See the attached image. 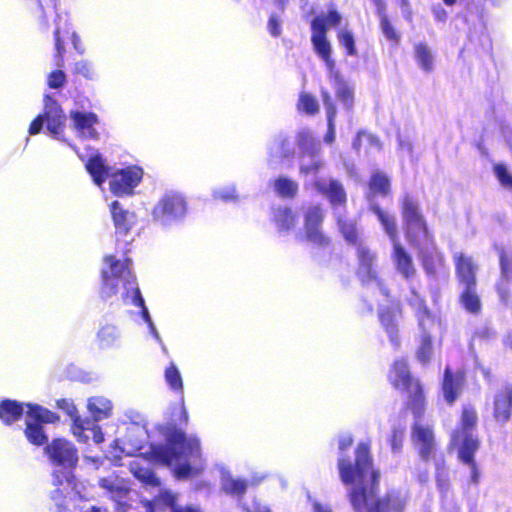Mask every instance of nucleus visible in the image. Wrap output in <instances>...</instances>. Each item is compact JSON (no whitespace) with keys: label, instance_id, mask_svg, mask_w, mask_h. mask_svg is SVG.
Listing matches in <instances>:
<instances>
[{"label":"nucleus","instance_id":"0e129e2a","mask_svg":"<svg viewBox=\"0 0 512 512\" xmlns=\"http://www.w3.org/2000/svg\"><path fill=\"white\" fill-rule=\"evenodd\" d=\"M281 217L283 222L281 224V228L288 230L294 224V217L291 214V211L289 209L284 210L281 213Z\"/></svg>","mask_w":512,"mask_h":512},{"label":"nucleus","instance_id":"6e6552de","mask_svg":"<svg viewBox=\"0 0 512 512\" xmlns=\"http://www.w3.org/2000/svg\"><path fill=\"white\" fill-rule=\"evenodd\" d=\"M143 174V169L136 165L111 173L109 182L111 193L117 197L132 195L134 188L141 182Z\"/></svg>","mask_w":512,"mask_h":512},{"label":"nucleus","instance_id":"393cba45","mask_svg":"<svg viewBox=\"0 0 512 512\" xmlns=\"http://www.w3.org/2000/svg\"><path fill=\"white\" fill-rule=\"evenodd\" d=\"M23 432L27 441L34 446L40 447L48 444V435L43 425L38 422L27 419Z\"/></svg>","mask_w":512,"mask_h":512},{"label":"nucleus","instance_id":"37998d69","mask_svg":"<svg viewBox=\"0 0 512 512\" xmlns=\"http://www.w3.org/2000/svg\"><path fill=\"white\" fill-rule=\"evenodd\" d=\"M72 74L87 80H93L95 78V70L92 64L86 60L76 62L73 66Z\"/></svg>","mask_w":512,"mask_h":512},{"label":"nucleus","instance_id":"1a4fd4ad","mask_svg":"<svg viewBox=\"0 0 512 512\" xmlns=\"http://www.w3.org/2000/svg\"><path fill=\"white\" fill-rule=\"evenodd\" d=\"M402 218L406 227V237L414 243L420 235H427V226L420 212L418 203L410 196H405L402 202Z\"/></svg>","mask_w":512,"mask_h":512},{"label":"nucleus","instance_id":"20e7f679","mask_svg":"<svg viewBox=\"0 0 512 512\" xmlns=\"http://www.w3.org/2000/svg\"><path fill=\"white\" fill-rule=\"evenodd\" d=\"M342 16L335 10H331L322 17V60L329 70V79L334 84L336 94L346 105L352 103V89L347 85L338 70H335L334 60L331 58L332 47L326 39V29L336 27L341 23Z\"/></svg>","mask_w":512,"mask_h":512},{"label":"nucleus","instance_id":"412c9836","mask_svg":"<svg viewBox=\"0 0 512 512\" xmlns=\"http://www.w3.org/2000/svg\"><path fill=\"white\" fill-rule=\"evenodd\" d=\"M87 172L92 177L94 183L101 186L108 177H110V168L106 165L104 158L100 153H95L85 163Z\"/></svg>","mask_w":512,"mask_h":512},{"label":"nucleus","instance_id":"338daca9","mask_svg":"<svg viewBox=\"0 0 512 512\" xmlns=\"http://www.w3.org/2000/svg\"><path fill=\"white\" fill-rule=\"evenodd\" d=\"M365 142V132L361 131L357 134L355 140L352 143L353 149L359 151L362 146H364Z\"/></svg>","mask_w":512,"mask_h":512},{"label":"nucleus","instance_id":"6ab92c4d","mask_svg":"<svg viewBox=\"0 0 512 512\" xmlns=\"http://www.w3.org/2000/svg\"><path fill=\"white\" fill-rule=\"evenodd\" d=\"M322 194L330 202L334 210V214L339 212H345V204L347 197L345 189L341 182H339L338 180L330 179L325 186L322 185Z\"/></svg>","mask_w":512,"mask_h":512},{"label":"nucleus","instance_id":"b1692460","mask_svg":"<svg viewBox=\"0 0 512 512\" xmlns=\"http://www.w3.org/2000/svg\"><path fill=\"white\" fill-rule=\"evenodd\" d=\"M390 180L386 174L383 172L377 171L374 172L369 181V191L366 194V198L368 199V195L371 196L372 200L376 194L386 197L390 194Z\"/></svg>","mask_w":512,"mask_h":512},{"label":"nucleus","instance_id":"0eeeda50","mask_svg":"<svg viewBox=\"0 0 512 512\" xmlns=\"http://www.w3.org/2000/svg\"><path fill=\"white\" fill-rule=\"evenodd\" d=\"M44 453L50 463L72 471L78 464V450L73 443L65 438H54L46 446Z\"/></svg>","mask_w":512,"mask_h":512},{"label":"nucleus","instance_id":"473e14b6","mask_svg":"<svg viewBox=\"0 0 512 512\" xmlns=\"http://www.w3.org/2000/svg\"><path fill=\"white\" fill-rule=\"evenodd\" d=\"M45 119L47 130L52 135L58 137L63 133L66 118L60 110H51L45 112Z\"/></svg>","mask_w":512,"mask_h":512},{"label":"nucleus","instance_id":"e433bc0d","mask_svg":"<svg viewBox=\"0 0 512 512\" xmlns=\"http://www.w3.org/2000/svg\"><path fill=\"white\" fill-rule=\"evenodd\" d=\"M297 110L307 115H315L319 110L317 99L307 92H301L297 102Z\"/></svg>","mask_w":512,"mask_h":512},{"label":"nucleus","instance_id":"4c0bfd02","mask_svg":"<svg viewBox=\"0 0 512 512\" xmlns=\"http://www.w3.org/2000/svg\"><path fill=\"white\" fill-rule=\"evenodd\" d=\"M165 381L169 387L178 393L183 392V381L177 366L171 362L165 369L164 372Z\"/></svg>","mask_w":512,"mask_h":512},{"label":"nucleus","instance_id":"c9c22d12","mask_svg":"<svg viewBox=\"0 0 512 512\" xmlns=\"http://www.w3.org/2000/svg\"><path fill=\"white\" fill-rule=\"evenodd\" d=\"M274 189L282 198H293L297 194L298 185L287 177H278L274 181Z\"/></svg>","mask_w":512,"mask_h":512},{"label":"nucleus","instance_id":"a211bd4d","mask_svg":"<svg viewBox=\"0 0 512 512\" xmlns=\"http://www.w3.org/2000/svg\"><path fill=\"white\" fill-rule=\"evenodd\" d=\"M99 486L109 494V498L115 503V509L120 512H126L130 505L127 502V496L130 492L128 487L117 485L108 478H101Z\"/></svg>","mask_w":512,"mask_h":512},{"label":"nucleus","instance_id":"774afa93","mask_svg":"<svg viewBox=\"0 0 512 512\" xmlns=\"http://www.w3.org/2000/svg\"><path fill=\"white\" fill-rule=\"evenodd\" d=\"M386 329H387V332H388V333H389V335H390L391 340H392L393 342L395 341V345L397 346V345H398V342H397V341H396V339L394 338V334H395V332H396V328H395V326H394L393 324H389V325L387 326V328H386Z\"/></svg>","mask_w":512,"mask_h":512},{"label":"nucleus","instance_id":"dca6fc26","mask_svg":"<svg viewBox=\"0 0 512 512\" xmlns=\"http://www.w3.org/2000/svg\"><path fill=\"white\" fill-rule=\"evenodd\" d=\"M54 62L58 68H62L65 65V44L68 39H70L74 45V48L79 50L80 53H83L79 48L80 39L75 32L69 33L68 31H62L59 27H57L54 32Z\"/></svg>","mask_w":512,"mask_h":512},{"label":"nucleus","instance_id":"a19ab883","mask_svg":"<svg viewBox=\"0 0 512 512\" xmlns=\"http://www.w3.org/2000/svg\"><path fill=\"white\" fill-rule=\"evenodd\" d=\"M313 11L306 12L304 18L310 23L312 30V43L315 51L320 54V15L311 18Z\"/></svg>","mask_w":512,"mask_h":512},{"label":"nucleus","instance_id":"423d86ee","mask_svg":"<svg viewBox=\"0 0 512 512\" xmlns=\"http://www.w3.org/2000/svg\"><path fill=\"white\" fill-rule=\"evenodd\" d=\"M187 213V202L183 195L177 192L164 194L152 209V217L156 222L166 224L178 220Z\"/></svg>","mask_w":512,"mask_h":512},{"label":"nucleus","instance_id":"9b49d317","mask_svg":"<svg viewBox=\"0 0 512 512\" xmlns=\"http://www.w3.org/2000/svg\"><path fill=\"white\" fill-rule=\"evenodd\" d=\"M456 277L460 287H477L478 264L462 252H456L453 256Z\"/></svg>","mask_w":512,"mask_h":512},{"label":"nucleus","instance_id":"f257e3e1","mask_svg":"<svg viewBox=\"0 0 512 512\" xmlns=\"http://www.w3.org/2000/svg\"><path fill=\"white\" fill-rule=\"evenodd\" d=\"M339 470L342 481L354 485L350 498L356 512H401L403 509L405 503L399 497H377L380 474L372 467L368 444H358L355 467L341 459Z\"/></svg>","mask_w":512,"mask_h":512},{"label":"nucleus","instance_id":"603ef678","mask_svg":"<svg viewBox=\"0 0 512 512\" xmlns=\"http://www.w3.org/2000/svg\"><path fill=\"white\" fill-rule=\"evenodd\" d=\"M494 172L498 180L505 186H512V175L508 172L507 168L503 164H497L494 166Z\"/></svg>","mask_w":512,"mask_h":512},{"label":"nucleus","instance_id":"cd10ccee","mask_svg":"<svg viewBox=\"0 0 512 512\" xmlns=\"http://www.w3.org/2000/svg\"><path fill=\"white\" fill-rule=\"evenodd\" d=\"M104 261L109 265L110 272L109 274L114 276V278L119 279H129L131 276V259L125 258L124 261H120L116 259L114 255H106L104 257Z\"/></svg>","mask_w":512,"mask_h":512},{"label":"nucleus","instance_id":"680f3d73","mask_svg":"<svg viewBox=\"0 0 512 512\" xmlns=\"http://www.w3.org/2000/svg\"><path fill=\"white\" fill-rule=\"evenodd\" d=\"M171 512H203L201 508L195 505H177L174 499L169 503Z\"/></svg>","mask_w":512,"mask_h":512},{"label":"nucleus","instance_id":"13d9d810","mask_svg":"<svg viewBox=\"0 0 512 512\" xmlns=\"http://www.w3.org/2000/svg\"><path fill=\"white\" fill-rule=\"evenodd\" d=\"M44 122H46L45 113L43 115H38L37 117H35L29 125V134L36 135L40 133Z\"/></svg>","mask_w":512,"mask_h":512},{"label":"nucleus","instance_id":"9d476101","mask_svg":"<svg viewBox=\"0 0 512 512\" xmlns=\"http://www.w3.org/2000/svg\"><path fill=\"white\" fill-rule=\"evenodd\" d=\"M109 210L116 236L126 237L138 222L135 212L125 209L117 200L110 203Z\"/></svg>","mask_w":512,"mask_h":512},{"label":"nucleus","instance_id":"a878e982","mask_svg":"<svg viewBox=\"0 0 512 512\" xmlns=\"http://www.w3.org/2000/svg\"><path fill=\"white\" fill-rule=\"evenodd\" d=\"M88 410L95 421H101L110 416L112 404L103 397H91L88 399Z\"/></svg>","mask_w":512,"mask_h":512},{"label":"nucleus","instance_id":"3c124183","mask_svg":"<svg viewBox=\"0 0 512 512\" xmlns=\"http://www.w3.org/2000/svg\"><path fill=\"white\" fill-rule=\"evenodd\" d=\"M132 303L136 306V307H139L141 309V315L142 317L150 322V316H149V312H148V309L146 308L145 306V303H144V299L141 295V292L139 290L138 287H134L133 288V296H132Z\"/></svg>","mask_w":512,"mask_h":512},{"label":"nucleus","instance_id":"ddd939ff","mask_svg":"<svg viewBox=\"0 0 512 512\" xmlns=\"http://www.w3.org/2000/svg\"><path fill=\"white\" fill-rule=\"evenodd\" d=\"M70 118L74 129L83 137L93 140L99 139V133L94 128L98 123V116L93 112L71 111Z\"/></svg>","mask_w":512,"mask_h":512},{"label":"nucleus","instance_id":"6e6d98bb","mask_svg":"<svg viewBox=\"0 0 512 512\" xmlns=\"http://www.w3.org/2000/svg\"><path fill=\"white\" fill-rule=\"evenodd\" d=\"M115 337V328L114 327H103L98 332V338L102 345L107 346L110 344V340H113Z\"/></svg>","mask_w":512,"mask_h":512},{"label":"nucleus","instance_id":"a18cd8bd","mask_svg":"<svg viewBox=\"0 0 512 512\" xmlns=\"http://www.w3.org/2000/svg\"><path fill=\"white\" fill-rule=\"evenodd\" d=\"M337 39L340 45L346 48L348 55H356L357 50L355 47L354 36L349 30H347L346 28L339 30L337 34Z\"/></svg>","mask_w":512,"mask_h":512},{"label":"nucleus","instance_id":"58836bf2","mask_svg":"<svg viewBox=\"0 0 512 512\" xmlns=\"http://www.w3.org/2000/svg\"><path fill=\"white\" fill-rule=\"evenodd\" d=\"M102 284H101V297L103 299L111 298L118 292V281L119 278L109 274V271L103 270L101 272Z\"/></svg>","mask_w":512,"mask_h":512},{"label":"nucleus","instance_id":"864d4df0","mask_svg":"<svg viewBox=\"0 0 512 512\" xmlns=\"http://www.w3.org/2000/svg\"><path fill=\"white\" fill-rule=\"evenodd\" d=\"M267 28L272 37H279L281 35L282 29H281V22L280 19L275 14H271L269 16L268 22H267Z\"/></svg>","mask_w":512,"mask_h":512},{"label":"nucleus","instance_id":"7c9ffc66","mask_svg":"<svg viewBox=\"0 0 512 512\" xmlns=\"http://www.w3.org/2000/svg\"><path fill=\"white\" fill-rule=\"evenodd\" d=\"M460 302L470 313H478L481 309V301L477 294L476 287H461Z\"/></svg>","mask_w":512,"mask_h":512},{"label":"nucleus","instance_id":"79ce46f5","mask_svg":"<svg viewBox=\"0 0 512 512\" xmlns=\"http://www.w3.org/2000/svg\"><path fill=\"white\" fill-rule=\"evenodd\" d=\"M512 285V278H506L499 276L495 284L496 291L500 297V300L503 304L507 305L511 300V290L510 286Z\"/></svg>","mask_w":512,"mask_h":512},{"label":"nucleus","instance_id":"69168bd1","mask_svg":"<svg viewBox=\"0 0 512 512\" xmlns=\"http://www.w3.org/2000/svg\"><path fill=\"white\" fill-rule=\"evenodd\" d=\"M420 257L422 259V265L426 273L429 275H435L436 268L434 266L432 258L428 257L427 255H420Z\"/></svg>","mask_w":512,"mask_h":512},{"label":"nucleus","instance_id":"f8f14e48","mask_svg":"<svg viewBox=\"0 0 512 512\" xmlns=\"http://www.w3.org/2000/svg\"><path fill=\"white\" fill-rule=\"evenodd\" d=\"M358 260L357 276L363 283L377 280L376 259L377 255L367 245L359 242L356 249Z\"/></svg>","mask_w":512,"mask_h":512},{"label":"nucleus","instance_id":"09e8293b","mask_svg":"<svg viewBox=\"0 0 512 512\" xmlns=\"http://www.w3.org/2000/svg\"><path fill=\"white\" fill-rule=\"evenodd\" d=\"M380 24H381L382 32L385 35V37L387 39H389L390 41H394L397 43L400 39V36L396 32V30L393 28V26L389 22L388 18L386 17V15L381 14Z\"/></svg>","mask_w":512,"mask_h":512},{"label":"nucleus","instance_id":"e2e57ef3","mask_svg":"<svg viewBox=\"0 0 512 512\" xmlns=\"http://www.w3.org/2000/svg\"><path fill=\"white\" fill-rule=\"evenodd\" d=\"M59 420V416L46 408L43 407L40 424L43 423H55Z\"/></svg>","mask_w":512,"mask_h":512},{"label":"nucleus","instance_id":"bf43d9fd","mask_svg":"<svg viewBox=\"0 0 512 512\" xmlns=\"http://www.w3.org/2000/svg\"><path fill=\"white\" fill-rule=\"evenodd\" d=\"M174 472H175V476L177 478L186 479L192 475L193 469H192L191 465L188 462H186V463L179 464L175 468Z\"/></svg>","mask_w":512,"mask_h":512},{"label":"nucleus","instance_id":"f03ea898","mask_svg":"<svg viewBox=\"0 0 512 512\" xmlns=\"http://www.w3.org/2000/svg\"><path fill=\"white\" fill-rule=\"evenodd\" d=\"M162 434L169 446L163 444H153L145 452V457L151 461L170 466L173 462L182 459H200V442L196 438H187L184 431L177 428L174 424L166 425Z\"/></svg>","mask_w":512,"mask_h":512},{"label":"nucleus","instance_id":"ea45409f","mask_svg":"<svg viewBox=\"0 0 512 512\" xmlns=\"http://www.w3.org/2000/svg\"><path fill=\"white\" fill-rule=\"evenodd\" d=\"M222 489L229 495L242 497L246 493L247 482L242 479L227 478L222 483Z\"/></svg>","mask_w":512,"mask_h":512},{"label":"nucleus","instance_id":"5fc2aeb1","mask_svg":"<svg viewBox=\"0 0 512 512\" xmlns=\"http://www.w3.org/2000/svg\"><path fill=\"white\" fill-rule=\"evenodd\" d=\"M403 437H404V429H402V428H394L393 429L390 443H391L392 450L394 452L400 451V449L402 447Z\"/></svg>","mask_w":512,"mask_h":512},{"label":"nucleus","instance_id":"39448f33","mask_svg":"<svg viewBox=\"0 0 512 512\" xmlns=\"http://www.w3.org/2000/svg\"><path fill=\"white\" fill-rule=\"evenodd\" d=\"M389 377L395 388H403L408 391V406L414 414H421L424 403L422 387L418 380L410 377L407 363L403 360L395 361Z\"/></svg>","mask_w":512,"mask_h":512},{"label":"nucleus","instance_id":"49530a36","mask_svg":"<svg viewBox=\"0 0 512 512\" xmlns=\"http://www.w3.org/2000/svg\"><path fill=\"white\" fill-rule=\"evenodd\" d=\"M500 258V276L512 278V253L501 249L499 253Z\"/></svg>","mask_w":512,"mask_h":512},{"label":"nucleus","instance_id":"aec40b11","mask_svg":"<svg viewBox=\"0 0 512 512\" xmlns=\"http://www.w3.org/2000/svg\"><path fill=\"white\" fill-rule=\"evenodd\" d=\"M368 202L370 211L377 216L379 222L381 223L386 235L389 237L392 244L395 243V241H399V234L395 216L382 210L380 206L375 201L372 200L370 195H368Z\"/></svg>","mask_w":512,"mask_h":512},{"label":"nucleus","instance_id":"4be33fe9","mask_svg":"<svg viewBox=\"0 0 512 512\" xmlns=\"http://www.w3.org/2000/svg\"><path fill=\"white\" fill-rule=\"evenodd\" d=\"M24 413V404L12 399L0 401V420L10 426L19 421Z\"/></svg>","mask_w":512,"mask_h":512},{"label":"nucleus","instance_id":"4d7b16f0","mask_svg":"<svg viewBox=\"0 0 512 512\" xmlns=\"http://www.w3.org/2000/svg\"><path fill=\"white\" fill-rule=\"evenodd\" d=\"M27 415L32 422L40 423L43 407L38 404L27 403Z\"/></svg>","mask_w":512,"mask_h":512},{"label":"nucleus","instance_id":"72a5a7b5","mask_svg":"<svg viewBox=\"0 0 512 512\" xmlns=\"http://www.w3.org/2000/svg\"><path fill=\"white\" fill-rule=\"evenodd\" d=\"M415 58L419 66L426 72L433 69L434 57L431 49L425 43H418L414 46Z\"/></svg>","mask_w":512,"mask_h":512},{"label":"nucleus","instance_id":"4468645a","mask_svg":"<svg viewBox=\"0 0 512 512\" xmlns=\"http://www.w3.org/2000/svg\"><path fill=\"white\" fill-rule=\"evenodd\" d=\"M392 246V260L396 271L407 280L414 277L417 270L411 254L405 249L400 241H395Z\"/></svg>","mask_w":512,"mask_h":512},{"label":"nucleus","instance_id":"7ed1b4c3","mask_svg":"<svg viewBox=\"0 0 512 512\" xmlns=\"http://www.w3.org/2000/svg\"><path fill=\"white\" fill-rule=\"evenodd\" d=\"M477 425V413L471 406H465L462 411L460 425L453 432L451 443L458 448V457L466 465L470 467V481L478 484L480 480V472L474 460V453L479 449L480 442L474 430Z\"/></svg>","mask_w":512,"mask_h":512},{"label":"nucleus","instance_id":"f704fd0d","mask_svg":"<svg viewBox=\"0 0 512 512\" xmlns=\"http://www.w3.org/2000/svg\"><path fill=\"white\" fill-rule=\"evenodd\" d=\"M324 103L326 107V115H327V132L324 136V141L327 144H332L335 141V116H336V108L330 101L327 95L324 96Z\"/></svg>","mask_w":512,"mask_h":512},{"label":"nucleus","instance_id":"c756f323","mask_svg":"<svg viewBox=\"0 0 512 512\" xmlns=\"http://www.w3.org/2000/svg\"><path fill=\"white\" fill-rule=\"evenodd\" d=\"M300 146L303 149V153L301 155L302 159V165H301V172L305 175H308L310 173H316L319 168L318 162H314L313 164L306 163V159H310L312 157V140L311 138L303 134L299 140Z\"/></svg>","mask_w":512,"mask_h":512},{"label":"nucleus","instance_id":"8fccbe9b","mask_svg":"<svg viewBox=\"0 0 512 512\" xmlns=\"http://www.w3.org/2000/svg\"><path fill=\"white\" fill-rule=\"evenodd\" d=\"M431 349H432L431 338L427 335H424L421 345L417 351V358L423 363L427 362L431 355Z\"/></svg>","mask_w":512,"mask_h":512},{"label":"nucleus","instance_id":"bb28decb","mask_svg":"<svg viewBox=\"0 0 512 512\" xmlns=\"http://www.w3.org/2000/svg\"><path fill=\"white\" fill-rule=\"evenodd\" d=\"M129 470L138 481L146 486L159 487L161 485V481L156 476L155 472L142 466L138 462L130 463Z\"/></svg>","mask_w":512,"mask_h":512},{"label":"nucleus","instance_id":"c03bdc74","mask_svg":"<svg viewBox=\"0 0 512 512\" xmlns=\"http://www.w3.org/2000/svg\"><path fill=\"white\" fill-rule=\"evenodd\" d=\"M57 407L63 411H65L70 417L73 418L74 426L78 428L80 431L84 430L82 422L80 418L76 415L77 408L76 406L69 401L68 399L62 398L57 401Z\"/></svg>","mask_w":512,"mask_h":512},{"label":"nucleus","instance_id":"2f4dec72","mask_svg":"<svg viewBox=\"0 0 512 512\" xmlns=\"http://www.w3.org/2000/svg\"><path fill=\"white\" fill-rule=\"evenodd\" d=\"M335 216L345 240L351 244L358 245V233L354 221L348 220L345 212L336 213Z\"/></svg>","mask_w":512,"mask_h":512},{"label":"nucleus","instance_id":"c85d7f7f","mask_svg":"<svg viewBox=\"0 0 512 512\" xmlns=\"http://www.w3.org/2000/svg\"><path fill=\"white\" fill-rule=\"evenodd\" d=\"M462 379L459 376L453 377L449 369L445 370L443 381V393L446 401L452 404L459 395Z\"/></svg>","mask_w":512,"mask_h":512},{"label":"nucleus","instance_id":"de8ad7c7","mask_svg":"<svg viewBox=\"0 0 512 512\" xmlns=\"http://www.w3.org/2000/svg\"><path fill=\"white\" fill-rule=\"evenodd\" d=\"M66 82V74L61 68L53 70L47 77V85L52 89H59Z\"/></svg>","mask_w":512,"mask_h":512},{"label":"nucleus","instance_id":"2eb2a0df","mask_svg":"<svg viewBox=\"0 0 512 512\" xmlns=\"http://www.w3.org/2000/svg\"><path fill=\"white\" fill-rule=\"evenodd\" d=\"M412 439L421 458L429 460L436 446L432 430L416 423L413 428Z\"/></svg>","mask_w":512,"mask_h":512},{"label":"nucleus","instance_id":"5701e85b","mask_svg":"<svg viewBox=\"0 0 512 512\" xmlns=\"http://www.w3.org/2000/svg\"><path fill=\"white\" fill-rule=\"evenodd\" d=\"M303 240L307 242H317L320 240V209L311 208L305 217Z\"/></svg>","mask_w":512,"mask_h":512},{"label":"nucleus","instance_id":"f3484780","mask_svg":"<svg viewBox=\"0 0 512 512\" xmlns=\"http://www.w3.org/2000/svg\"><path fill=\"white\" fill-rule=\"evenodd\" d=\"M512 411V386L505 385L494 398V418L499 423H506Z\"/></svg>","mask_w":512,"mask_h":512},{"label":"nucleus","instance_id":"052dcab7","mask_svg":"<svg viewBox=\"0 0 512 512\" xmlns=\"http://www.w3.org/2000/svg\"><path fill=\"white\" fill-rule=\"evenodd\" d=\"M364 148L367 152L373 149L379 151L381 149V143L377 137L365 132Z\"/></svg>","mask_w":512,"mask_h":512}]
</instances>
